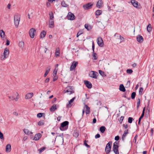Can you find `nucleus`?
Masks as SVG:
<instances>
[{"label": "nucleus", "instance_id": "f257e3e1", "mask_svg": "<svg viewBox=\"0 0 154 154\" xmlns=\"http://www.w3.org/2000/svg\"><path fill=\"white\" fill-rule=\"evenodd\" d=\"M7 96L10 100H14L16 101H17L19 99V94L17 92H13L11 95L8 94Z\"/></svg>", "mask_w": 154, "mask_h": 154}, {"label": "nucleus", "instance_id": "f03ea898", "mask_svg": "<svg viewBox=\"0 0 154 154\" xmlns=\"http://www.w3.org/2000/svg\"><path fill=\"white\" fill-rule=\"evenodd\" d=\"M20 15L18 14H16L14 16V23L15 26L16 28L17 27L19 24V22L20 21Z\"/></svg>", "mask_w": 154, "mask_h": 154}, {"label": "nucleus", "instance_id": "7ed1b4c3", "mask_svg": "<svg viewBox=\"0 0 154 154\" xmlns=\"http://www.w3.org/2000/svg\"><path fill=\"white\" fill-rule=\"evenodd\" d=\"M69 122L65 121L62 122L61 124V126L60 127V129L62 131L66 130L68 128Z\"/></svg>", "mask_w": 154, "mask_h": 154}, {"label": "nucleus", "instance_id": "20e7f679", "mask_svg": "<svg viewBox=\"0 0 154 154\" xmlns=\"http://www.w3.org/2000/svg\"><path fill=\"white\" fill-rule=\"evenodd\" d=\"M9 54V50L7 48L5 49L3 55L1 57V59L2 60H3L6 59L8 56Z\"/></svg>", "mask_w": 154, "mask_h": 154}, {"label": "nucleus", "instance_id": "39448f33", "mask_svg": "<svg viewBox=\"0 0 154 154\" xmlns=\"http://www.w3.org/2000/svg\"><path fill=\"white\" fill-rule=\"evenodd\" d=\"M114 36L116 42L118 43H120L121 42H123L124 41V38H123L121 37L119 35H118L117 34H115L114 35Z\"/></svg>", "mask_w": 154, "mask_h": 154}, {"label": "nucleus", "instance_id": "423d86ee", "mask_svg": "<svg viewBox=\"0 0 154 154\" xmlns=\"http://www.w3.org/2000/svg\"><path fill=\"white\" fill-rule=\"evenodd\" d=\"M131 3L133 5V6L137 9H141L142 7L140 4L135 0H131Z\"/></svg>", "mask_w": 154, "mask_h": 154}, {"label": "nucleus", "instance_id": "0eeeda50", "mask_svg": "<svg viewBox=\"0 0 154 154\" xmlns=\"http://www.w3.org/2000/svg\"><path fill=\"white\" fill-rule=\"evenodd\" d=\"M118 142L116 141L114 143L113 145L112 149L114 152L115 154H119L118 149L119 146L118 145Z\"/></svg>", "mask_w": 154, "mask_h": 154}, {"label": "nucleus", "instance_id": "6e6552de", "mask_svg": "<svg viewBox=\"0 0 154 154\" xmlns=\"http://www.w3.org/2000/svg\"><path fill=\"white\" fill-rule=\"evenodd\" d=\"M72 87L71 86H68L66 87L63 91V93H68L70 92V93H68V94L70 95L71 94L74 93V91L72 90Z\"/></svg>", "mask_w": 154, "mask_h": 154}, {"label": "nucleus", "instance_id": "1a4fd4ad", "mask_svg": "<svg viewBox=\"0 0 154 154\" xmlns=\"http://www.w3.org/2000/svg\"><path fill=\"white\" fill-rule=\"evenodd\" d=\"M112 144V142H109L106 145L105 151L107 154H109L111 150V145Z\"/></svg>", "mask_w": 154, "mask_h": 154}, {"label": "nucleus", "instance_id": "9d476101", "mask_svg": "<svg viewBox=\"0 0 154 154\" xmlns=\"http://www.w3.org/2000/svg\"><path fill=\"white\" fill-rule=\"evenodd\" d=\"M85 112L86 114H89L90 112V108L87 105H85L84 107V110L82 111V116H83Z\"/></svg>", "mask_w": 154, "mask_h": 154}, {"label": "nucleus", "instance_id": "9b49d317", "mask_svg": "<svg viewBox=\"0 0 154 154\" xmlns=\"http://www.w3.org/2000/svg\"><path fill=\"white\" fill-rule=\"evenodd\" d=\"M97 41L98 45L100 47H103L104 43L102 38H101L98 37L97 39Z\"/></svg>", "mask_w": 154, "mask_h": 154}, {"label": "nucleus", "instance_id": "f8f14e48", "mask_svg": "<svg viewBox=\"0 0 154 154\" xmlns=\"http://www.w3.org/2000/svg\"><path fill=\"white\" fill-rule=\"evenodd\" d=\"M93 4L94 3L93 2L89 3L84 5L83 7L85 10H88L91 8Z\"/></svg>", "mask_w": 154, "mask_h": 154}, {"label": "nucleus", "instance_id": "ddd939ff", "mask_svg": "<svg viewBox=\"0 0 154 154\" xmlns=\"http://www.w3.org/2000/svg\"><path fill=\"white\" fill-rule=\"evenodd\" d=\"M35 31V29L33 28L29 30V34L30 37L32 38H34Z\"/></svg>", "mask_w": 154, "mask_h": 154}, {"label": "nucleus", "instance_id": "4468645a", "mask_svg": "<svg viewBox=\"0 0 154 154\" xmlns=\"http://www.w3.org/2000/svg\"><path fill=\"white\" fill-rule=\"evenodd\" d=\"M67 18L68 19L71 20H73L75 19L74 15L71 12L68 13Z\"/></svg>", "mask_w": 154, "mask_h": 154}, {"label": "nucleus", "instance_id": "2eb2a0df", "mask_svg": "<svg viewBox=\"0 0 154 154\" xmlns=\"http://www.w3.org/2000/svg\"><path fill=\"white\" fill-rule=\"evenodd\" d=\"M97 72H95L93 71H91L89 73V75L91 77L93 78L94 79H96L97 78Z\"/></svg>", "mask_w": 154, "mask_h": 154}, {"label": "nucleus", "instance_id": "dca6fc26", "mask_svg": "<svg viewBox=\"0 0 154 154\" xmlns=\"http://www.w3.org/2000/svg\"><path fill=\"white\" fill-rule=\"evenodd\" d=\"M77 65V62L73 61L70 67V70L72 71L74 70L76 67Z\"/></svg>", "mask_w": 154, "mask_h": 154}, {"label": "nucleus", "instance_id": "f3484780", "mask_svg": "<svg viewBox=\"0 0 154 154\" xmlns=\"http://www.w3.org/2000/svg\"><path fill=\"white\" fill-rule=\"evenodd\" d=\"M137 40L139 42L142 43L143 41V38L142 36L140 35H138L136 38Z\"/></svg>", "mask_w": 154, "mask_h": 154}, {"label": "nucleus", "instance_id": "a211bd4d", "mask_svg": "<svg viewBox=\"0 0 154 154\" xmlns=\"http://www.w3.org/2000/svg\"><path fill=\"white\" fill-rule=\"evenodd\" d=\"M84 83L86 87L88 88H91L92 87V85L91 83L88 81H84Z\"/></svg>", "mask_w": 154, "mask_h": 154}, {"label": "nucleus", "instance_id": "6ab92c4d", "mask_svg": "<svg viewBox=\"0 0 154 154\" xmlns=\"http://www.w3.org/2000/svg\"><path fill=\"white\" fill-rule=\"evenodd\" d=\"M103 4V2L102 0H99L96 6L99 8H100L102 7V5Z\"/></svg>", "mask_w": 154, "mask_h": 154}, {"label": "nucleus", "instance_id": "aec40b11", "mask_svg": "<svg viewBox=\"0 0 154 154\" xmlns=\"http://www.w3.org/2000/svg\"><path fill=\"white\" fill-rule=\"evenodd\" d=\"M49 26L50 28H52L54 26V20H50L49 21Z\"/></svg>", "mask_w": 154, "mask_h": 154}, {"label": "nucleus", "instance_id": "412c9836", "mask_svg": "<svg viewBox=\"0 0 154 154\" xmlns=\"http://www.w3.org/2000/svg\"><path fill=\"white\" fill-rule=\"evenodd\" d=\"M33 95V93H29L27 94L25 96L26 99H28L31 98Z\"/></svg>", "mask_w": 154, "mask_h": 154}, {"label": "nucleus", "instance_id": "4be33fe9", "mask_svg": "<svg viewBox=\"0 0 154 154\" xmlns=\"http://www.w3.org/2000/svg\"><path fill=\"white\" fill-rule=\"evenodd\" d=\"M41 135L40 134H37L35 135L34 140H38L41 138Z\"/></svg>", "mask_w": 154, "mask_h": 154}, {"label": "nucleus", "instance_id": "5701e85b", "mask_svg": "<svg viewBox=\"0 0 154 154\" xmlns=\"http://www.w3.org/2000/svg\"><path fill=\"white\" fill-rule=\"evenodd\" d=\"M50 69V66L47 67L46 69L44 75V77H46L49 72Z\"/></svg>", "mask_w": 154, "mask_h": 154}, {"label": "nucleus", "instance_id": "b1692460", "mask_svg": "<svg viewBox=\"0 0 154 154\" xmlns=\"http://www.w3.org/2000/svg\"><path fill=\"white\" fill-rule=\"evenodd\" d=\"M85 28L88 30H91L92 28V26L88 24H85Z\"/></svg>", "mask_w": 154, "mask_h": 154}, {"label": "nucleus", "instance_id": "393cba45", "mask_svg": "<svg viewBox=\"0 0 154 154\" xmlns=\"http://www.w3.org/2000/svg\"><path fill=\"white\" fill-rule=\"evenodd\" d=\"M145 109V107H144L143 109L142 114L139 119V121H138V123L139 124H140V121L141 119L143 118V116H144Z\"/></svg>", "mask_w": 154, "mask_h": 154}, {"label": "nucleus", "instance_id": "a878e982", "mask_svg": "<svg viewBox=\"0 0 154 154\" xmlns=\"http://www.w3.org/2000/svg\"><path fill=\"white\" fill-rule=\"evenodd\" d=\"M11 150V145L10 144H7L6 146V151L7 152H10Z\"/></svg>", "mask_w": 154, "mask_h": 154}, {"label": "nucleus", "instance_id": "bb28decb", "mask_svg": "<svg viewBox=\"0 0 154 154\" xmlns=\"http://www.w3.org/2000/svg\"><path fill=\"white\" fill-rule=\"evenodd\" d=\"M57 109L56 105L55 104L53 105L50 108V111L51 112H53Z\"/></svg>", "mask_w": 154, "mask_h": 154}, {"label": "nucleus", "instance_id": "cd10ccee", "mask_svg": "<svg viewBox=\"0 0 154 154\" xmlns=\"http://www.w3.org/2000/svg\"><path fill=\"white\" fill-rule=\"evenodd\" d=\"M119 90L123 92H125V89L124 86L122 84H121L120 85Z\"/></svg>", "mask_w": 154, "mask_h": 154}, {"label": "nucleus", "instance_id": "c85d7f7f", "mask_svg": "<svg viewBox=\"0 0 154 154\" xmlns=\"http://www.w3.org/2000/svg\"><path fill=\"white\" fill-rule=\"evenodd\" d=\"M0 33L1 37L2 38H4L5 37V32L3 30H0Z\"/></svg>", "mask_w": 154, "mask_h": 154}, {"label": "nucleus", "instance_id": "c756f323", "mask_svg": "<svg viewBox=\"0 0 154 154\" xmlns=\"http://www.w3.org/2000/svg\"><path fill=\"white\" fill-rule=\"evenodd\" d=\"M60 54V51L59 48H56V54L55 55L56 57H57L59 56Z\"/></svg>", "mask_w": 154, "mask_h": 154}, {"label": "nucleus", "instance_id": "7c9ffc66", "mask_svg": "<svg viewBox=\"0 0 154 154\" xmlns=\"http://www.w3.org/2000/svg\"><path fill=\"white\" fill-rule=\"evenodd\" d=\"M46 34V32L45 31L43 30L42 31L40 34V38H44L45 35Z\"/></svg>", "mask_w": 154, "mask_h": 154}, {"label": "nucleus", "instance_id": "2f4dec72", "mask_svg": "<svg viewBox=\"0 0 154 154\" xmlns=\"http://www.w3.org/2000/svg\"><path fill=\"white\" fill-rule=\"evenodd\" d=\"M24 42L23 41H21L18 44V45L20 48H23L24 46Z\"/></svg>", "mask_w": 154, "mask_h": 154}, {"label": "nucleus", "instance_id": "473e14b6", "mask_svg": "<svg viewBox=\"0 0 154 154\" xmlns=\"http://www.w3.org/2000/svg\"><path fill=\"white\" fill-rule=\"evenodd\" d=\"M102 13V11L100 10H97L95 12V14L97 16H98L100 15Z\"/></svg>", "mask_w": 154, "mask_h": 154}, {"label": "nucleus", "instance_id": "72a5a7b5", "mask_svg": "<svg viewBox=\"0 0 154 154\" xmlns=\"http://www.w3.org/2000/svg\"><path fill=\"white\" fill-rule=\"evenodd\" d=\"M147 30L148 32H150L152 31V28L151 27V25L150 24H149L147 26Z\"/></svg>", "mask_w": 154, "mask_h": 154}, {"label": "nucleus", "instance_id": "f704fd0d", "mask_svg": "<svg viewBox=\"0 0 154 154\" xmlns=\"http://www.w3.org/2000/svg\"><path fill=\"white\" fill-rule=\"evenodd\" d=\"M49 15L50 16V20H54V16L53 15V12L51 11L49 13Z\"/></svg>", "mask_w": 154, "mask_h": 154}, {"label": "nucleus", "instance_id": "c9c22d12", "mask_svg": "<svg viewBox=\"0 0 154 154\" xmlns=\"http://www.w3.org/2000/svg\"><path fill=\"white\" fill-rule=\"evenodd\" d=\"M106 130L105 127L104 126L101 127L100 128V130L101 132L103 133Z\"/></svg>", "mask_w": 154, "mask_h": 154}, {"label": "nucleus", "instance_id": "e433bc0d", "mask_svg": "<svg viewBox=\"0 0 154 154\" xmlns=\"http://www.w3.org/2000/svg\"><path fill=\"white\" fill-rule=\"evenodd\" d=\"M128 133V130L127 129L126 130H125V131L124 133L123 134V136H122V138L123 139H124L125 137L127 134Z\"/></svg>", "mask_w": 154, "mask_h": 154}, {"label": "nucleus", "instance_id": "4c0bfd02", "mask_svg": "<svg viewBox=\"0 0 154 154\" xmlns=\"http://www.w3.org/2000/svg\"><path fill=\"white\" fill-rule=\"evenodd\" d=\"M23 131L25 133L27 134H29L31 133V132L28 129H24Z\"/></svg>", "mask_w": 154, "mask_h": 154}, {"label": "nucleus", "instance_id": "58836bf2", "mask_svg": "<svg viewBox=\"0 0 154 154\" xmlns=\"http://www.w3.org/2000/svg\"><path fill=\"white\" fill-rule=\"evenodd\" d=\"M92 59L94 60H96L97 58V54L96 53L93 52V54L92 55Z\"/></svg>", "mask_w": 154, "mask_h": 154}, {"label": "nucleus", "instance_id": "ea45409f", "mask_svg": "<svg viewBox=\"0 0 154 154\" xmlns=\"http://www.w3.org/2000/svg\"><path fill=\"white\" fill-rule=\"evenodd\" d=\"M126 72L127 73L131 74L133 72V71L132 69H129L127 70Z\"/></svg>", "mask_w": 154, "mask_h": 154}, {"label": "nucleus", "instance_id": "a19ab883", "mask_svg": "<svg viewBox=\"0 0 154 154\" xmlns=\"http://www.w3.org/2000/svg\"><path fill=\"white\" fill-rule=\"evenodd\" d=\"M61 5L63 7H66L67 6V5L65 3V2L62 1L61 2Z\"/></svg>", "mask_w": 154, "mask_h": 154}, {"label": "nucleus", "instance_id": "79ce46f5", "mask_svg": "<svg viewBox=\"0 0 154 154\" xmlns=\"http://www.w3.org/2000/svg\"><path fill=\"white\" fill-rule=\"evenodd\" d=\"M45 149V147H42L38 151H39L40 153H41Z\"/></svg>", "mask_w": 154, "mask_h": 154}, {"label": "nucleus", "instance_id": "37998d69", "mask_svg": "<svg viewBox=\"0 0 154 154\" xmlns=\"http://www.w3.org/2000/svg\"><path fill=\"white\" fill-rule=\"evenodd\" d=\"M136 95V93L135 92H133L131 94V98L132 99H133L134 98Z\"/></svg>", "mask_w": 154, "mask_h": 154}, {"label": "nucleus", "instance_id": "c03bdc74", "mask_svg": "<svg viewBox=\"0 0 154 154\" xmlns=\"http://www.w3.org/2000/svg\"><path fill=\"white\" fill-rule=\"evenodd\" d=\"M0 138L1 139L3 140H4V137L3 136V134L0 131Z\"/></svg>", "mask_w": 154, "mask_h": 154}, {"label": "nucleus", "instance_id": "a18cd8bd", "mask_svg": "<svg viewBox=\"0 0 154 154\" xmlns=\"http://www.w3.org/2000/svg\"><path fill=\"white\" fill-rule=\"evenodd\" d=\"M99 73H100V74L102 76H103L104 75V72L101 70H99Z\"/></svg>", "mask_w": 154, "mask_h": 154}, {"label": "nucleus", "instance_id": "49530a36", "mask_svg": "<svg viewBox=\"0 0 154 154\" xmlns=\"http://www.w3.org/2000/svg\"><path fill=\"white\" fill-rule=\"evenodd\" d=\"M143 88H140L139 90V94L140 95L142 94V92L143 91Z\"/></svg>", "mask_w": 154, "mask_h": 154}, {"label": "nucleus", "instance_id": "de8ad7c7", "mask_svg": "<svg viewBox=\"0 0 154 154\" xmlns=\"http://www.w3.org/2000/svg\"><path fill=\"white\" fill-rule=\"evenodd\" d=\"M137 101V107L138 108L140 104V99H138Z\"/></svg>", "mask_w": 154, "mask_h": 154}, {"label": "nucleus", "instance_id": "09e8293b", "mask_svg": "<svg viewBox=\"0 0 154 154\" xmlns=\"http://www.w3.org/2000/svg\"><path fill=\"white\" fill-rule=\"evenodd\" d=\"M133 119L131 117H129L128 119V121L129 123H131L132 122Z\"/></svg>", "mask_w": 154, "mask_h": 154}, {"label": "nucleus", "instance_id": "8fccbe9b", "mask_svg": "<svg viewBox=\"0 0 154 154\" xmlns=\"http://www.w3.org/2000/svg\"><path fill=\"white\" fill-rule=\"evenodd\" d=\"M38 125L39 126H41L44 125V123L41 121L39 122L38 123Z\"/></svg>", "mask_w": 154, "mask_h": 154}, {"label": "nucleus", "instance_id": "3c124183", "mask_svg": "<svg viewBox=\"0 0 154 154\" xmlns=\"http://www.w3.org/2000/svg\"><path fill=\"white\" fill-rule=\"evenodd\" d=\"M43 113H39L38 114L37 116L38 118H40L42 116Z\"/></svg>", "mask_w": 154, "mask_h": 154}, {"label": "nucleus", "instance_id": "603ef678", "mask_svg": "<svg viewBox=\"0 0 154 154\" xmlns=\"http://www.w3.org/2000/svg\"><path fill=\"white\" fill-rule=\"evenodd\" d=\"M72 105H71V103H70L69 102L68 104H67L66 105V107L67 108L70 107Z\"/></svg>", "mask_w": 154, "mask_h": 154}, {"label": "nucleus", "instance_id": "864d4df0", "mask_svg": "<svg viewBox=\"0 0 154 154\" xmlns=\"http://www.w3.org/2000/svg\"><path fill=\"white\" fill-rule=\"evenodd\" d=\"M73 135L76 137L77 136V131L75 130L73 133Z\"/></svg>", "mask_w": 154, "mask_h": 154}, {"label": "nucleus", "instance_id": "5fc2aeb1", "mask_svg": "<svg viewBox=\"0 0 154 154\" xmlns=\"http://www.w3.org/2000/svg\"><path fill=\"white\" fill-rule=\"evenodd\" d=\"M13 114L15 116H18V112H13Z\"/></svg>", "mask_w": 154, "mask_h": 154}, {"label": "nucleus", "instance_id": "6e6d98bb", "mask_svg": "<svg viewBox=\"0 0 154 154\" xmlns=\"http://www.w3.org/2000/svg\"><path fill=\"white\" fill-rule=\"evenodd\" d=\"M54 78L53 79V81L54 82L57 79V77L56 76V75H54L53 76Z\"/></svg>", "mask_w": 154, "mask_h": 154}, {"label": "nucleus", "instance_id": "4d7b16f0", "mask_svg": "<svg viewBox=\"0 0 154 154\" xmlns=\"http://www.w3.org/2000/svg\"><path fill=\"white\" fill-rule=\"evenodd\" d=\"M86 142L87 141L86 140H85L84 143L85 145L87 147H89L90 146Z\"/></svg>", "mask_w": 154, "mask_h": 154}, {"label": "nucleus", "instance_id": "13d9d810", "mask_svg": "<svg viewBox=\"0 0 154 154\" xmlns=\"http://www.w3.org/2000/svg\"><path fill=\"white\" fill-rule=\"evenodd\" d=\"M124 117H123V116H121V117H120V122L121 123H122V122L123 121V120L124 119Z\"/></svg>", "mask_w": 154, "mask_h": 154}, {"label": "nucleus", "instance_id": "bf43d9fd", "mask_svg": "<svg viewBox=\"0 0 154 154\" xmlns=\"http://www.w3.org/2000/svg\"><path fill=\"white\" fill-rule=\"evenodd\" d=\"M57 72V71H56L54 70L53 74V76L56 75Z\"/></svg>", "mask_w": 154, "mask_h": 154}, {"label": "nucleus", "instance_id": "052dcab7", "mask_svg": "<svg viewBox=\"0 0 154 154\" xmlns=\"http://www.w3.org/2000/svg\"><path fill=\"white\" fill-rule=\"evenodd\" d=\"M75 98V97L73 98L72 99L70 100L69 101V102L71 103H72L74 101Z\"/></svg>", "mask_w": 154, "mask_h": 154}, {"label": "nucleus", "instance_id": "680f3d73", "mask_svg": "<svg viewBox=\"0 0 154 154\" xmlns=\"http://www.w3.org/2000/svg\"><path fill=\"white\" fill-rule=\"evenodd\" d=\"M119 137L118 136H117L115 137V140H119Z\"/></svg>", "mask_w": 154, "mask_h": 154}, {"label": "nucleus", "instance_id": "e2e57ef3", "mask_svg": "<svg viewBox=\"0 0 154 154\" xmlns=\"http://www.w3.org/2000/svg\"><path fill=\"white\" fill-rule=\"evenodd\" d=\"M100 137V135L99 134H97L95 136V138H99Z\"/></svg>", "mask_w": 154, "mask_h": 154}, {"label": "nucleus", "instance_id": "0e129e2a", "mask_svg": "<svg viewBox=\"0 0 154 154\" xmlns=\"http://www.w3.org/2000/svg\"><path fill=\"white\" fill-rule=\"evenodd\" d=\"M49 78H47L45 80V83H48L49 82Z\"/></svg>", "mask_w": 154, "mask_h": 154}, {"label": "nucleus", "instance_id": "69168bd1", "mask_svg": "<svg viewBox=\"0 0 154 154\" xmlns=\"http://www.w3.org/2000/svg\"><path fill=\"white\" fill-rule=\"evenodd\" d=\"M10 42V41L8 40H7L6 41V45H9Z\"/></svg>", "mask_w": 154, "mask_h": 154}, {"label": "nucleus", "instance_id": "338daca9", "mask_svg": "<svg viewBox=\"0 0 154 154\" xmlns=\"http://www.w3.org/2000/svg\"><path fill=\"white\" fill-rule=\"evenodd\" d=\"M83 32V31H81L80 32H78V37L79 35L81 34Z\"/></svg>", "mask_w": 154, "mask_h": 154}, {"label": "nucleus", "instance_id": "774afa93", "mask_svg": "<svg viewBox=\"0 0 154 154\" xmlns=\"http://www.w3.org/2000/svg\"><path fill=\"white\" fill-rule=\"evenodd\" d=\"M123 127L125 128H127L128 127V125H123Z\"/></svg>", "mask_w": 154, "mask_h": 154}]
</instances>
